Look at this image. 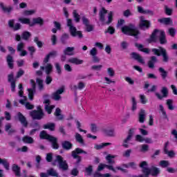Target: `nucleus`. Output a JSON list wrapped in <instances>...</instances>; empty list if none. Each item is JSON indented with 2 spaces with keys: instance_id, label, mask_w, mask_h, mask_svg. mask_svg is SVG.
I'll list each match as a JSON object with an SVG mask.
<instances>
[{
  "instance_id": "obj_58",
  "label": "nucleus",
  "mask_w": 177,
  "mask_h": 177,
  "mask_svg": "<svg viewBox=\"0 0 177 177\" xmlns=\"http://www.w3.org/2000/svg\"><path fill=\"white\" fill-rule=\"evenodd\" d=\"M53 109H55L54 105H50V106L46 105L45 106V110L48 113V114H52V111H53Z\"/></svg>"
},
{
  "instance_id": "obj_60",
  "label": "nucleus",
  "mask_w": 177,
  "mask_h": 177,
  "mask_svg": "<svg viewBox=\"0 0 177 177\" xmlns=\"http://www.w3.org/2000/svg\"><path fill=\"white\" fill-rule=\"evenodd\" d=\"M111 34V35H113L115 32V29L113 26H109L108 29L105 30V34Z\"/></svg>"
},
{
  "instance_id": "obj_21",
  "label": "nucleus",
  "mask_w": 177,
  "mask_h": 177,
  "mask_svg": "<svg viewBox=\"0 0 177 177\" xmlns=\"http://www.w3.org/2000/svg\"><path fill=\"white\" fill-rule=\"evenodd\" d=\"M146 120V111L145 109H140L138 113V121L140 124H143Z\"/></svg>"
},
{
  "instance_id": "obj_4",
  "label": "nucleus",
  "mask_w": 177,
  "mask_h": 177,
  "mask_svg": "<svg viewBox=\"0 0 177 177\" xmlns=\"http://www.w3.org/2000/svg\"><path fill=\"white\" fill-rule=\"evenodd\" d=\"M151 52L155 55V56H162V62L164 63H168L169 61V55H168V52L167 49L162 46H159L158 48H152Z\"/></svg>"
},
{
  "instance_id": "obj_41",
  "label": "nucleus",
  "mask_w": 177,
  "mask_h": 177,
  "mask_svg": "<svg viewBox=\"0 0 177 177\" xmlns=\"http://www.w3.org/2000/svg\"><path fill=\"white\" fill-rule=\"evenodd\" d=\"M70 38V35L67 33H64L60 39L62 45L67 44V40Z\"/></svg>"
},
{
  "instance_id": "obj_50",
  "label": "nucleus",
  "mask_w": 177,
  "mask_h": 177,
  "mask_svg": "<svg viewBox=\"0 0 177 177\" xmlns=\"http://www.w3.org/2000/svg\"><path fill=\"white\" fill-rule=\"evenodd\" d=\"M131 110L132 111H135L136 109H138V102H136V98H135V97H131Z\"/></svg>"
},
{
  "instance_id": "obj_9",
  "label": "nucleus",
  "mask_w": 177,
  "mask_h": 177,
  "mask_svg": "<svg viewBox=\"0 0 177 177\" xmlns=\"http://www.w3.org/2000/svg\"><path fill=\"white\" fill-rule=\"evenodd\" d=\"M16 118H17L18 121L21 122V125H23L24 128H27V127H28V121H27V118L24 115H23V113H21V112H18L17 113Z\"/></svg>"
},
{
  "instance_id": "obj_53",
  "label": "nucleus",
  "mask_w": 177,
  "mask_h": 177,
  "mask_svg": "<svg viewBox=\"0 0 177 177\" xmlns=\"http://www.w3.org/2000/svg\"><path fill=\"white\" fill-rule=\"evenodd\" d=\"M87 176H91L93 172V167L92 165H88V167L85 169Z\"/></svg>"
},
{
  "instance_id": "obj_42",
  "label": "nucleus",
  "mask_w": 177,
  "mask_h": 177,
  "mask_svg": "<svg viewBox=\"0 0 177 177\" xmlns=\"http://www.w3.org/2000/svg\"><path fill=\"white\" fill-rule=\"evenodd\" d=\"M30 37H31V32L28 31H24L22 32L21 38L24 41H28V39H30Z\"/></svg>"
},
{
  "instance_id": "obj_13",
  "label": "nucleus",
  "mask_w": 177,
  "mask_h": 177,
  "mask_svg": "<svg viewBox=\"0 0 177 177\" xmlns=\"http://www.w3.org/2000/svg\"><path fill=\"white\" fill-rule=\"evenodd\" d=\"M24 43L23 41L19 43L17 46V51L21 52L19 56L21 57H24V56H27V50H24Z\"/></svg>"
},
{
  "instance_id": "obj_14",
  "label": "nucleus",
  "mask_w": 177,
  "mask_h": 177,
  "mask_svg": "<svg viewBox=\"0 0 177 177\" xmlns=\"http://www.w3.org/2000/svg\"><path fill=\"white\" fill-rule=\"evenodd\" d=\"M160 92L162 95H161V94L159 93H155V96H156L159 100H162L163 97H168V88L167 87H162Z\"/></svg>"
},
{
  "instance_id": "obj_22",
  "label": "nucleus",
  "mask_w": 177,
  "mask_h": 177,
  "mask_svg": "<svg viewBox=\"0 0 177 177\" xmlns=\"http://www.w3.org/2000/svg\"><path fill=\"white\" fill-rule=\"evenodd\" d=\"M35 24H39V26H44V19L39 17L37 18H33L32 22L30 24V27H34Z\"/></svg>"
},
{
  "instance_id": "obj_30",
  "label": "nucleus",
  "mask_w": 177,
  "mask_h": 177,
  "mask_svg": "<svg viewBox=\"0 0 177 177\" xmlns=\"http://www.w3.org/2000/svg\"><path fill=\"white\" fill-rule=\"evenodd\" d=\"M43 128L44 129H49V131L53 132V131H55V129L56 128V124L52 122L47 123L43 125Z\"/></svg>"
},
{
  "instance_id": "obj_35",
  "label": "nucleus",
  "mask_w": 177,
  "mask_h": 177,
  "mask_svg": "<svg viewBox=\"0 0 177 177\" xmlns=\"http://www.w3.org/2000/svg\"><path fill=\"white\" fill-rule=\"evenodd\" d=\"M158 71L160 73V77H162V79L163 80H167V77H168V71H165L162 67H160L158 68Z\"/></svg>"
},
{
  "instance_id": "obj_7",
  "label": "nucleus",
  "mask_w": 177,
  "mask_h": 177,
  "mask_svg": "<svg viewBox=\"0 0 177 177\" xmlns=\"http://www.w3.org/2000/svg\"><path fill=\"white\" fill-rule=\"evenodd\" d=\"M80 154H88V152L78 147L75 149V150L72 151L71 156L74 160H76V165H79L80 164H81V161H82V157L80 156Z\"/></svg>"
},
{
  "instance_id": "obj_59",
  "label": "nucleus",
  "mask_w": 177,
  "mask_h": 177,
  "mask_svg": "<svg viewBox=\"0 0 177 177\" xmlns=\"http://www.w3.org/2000/svg\"><path fill=\"white\" fill-rule=\"evenodd\" d=\"M36 82L38 84L39 91H42L44 89V80L37 79Z\"/></svg>"
},
{
  "instance_id": "obj_40",
  "label": "nucleus",
  "mask_w": 177,
  "mask_h": 177,
  "mask_svg": "<svg viewBox=\"0 0 177 177\" xmlns=\"http://www.w3.org/2000/svg\"><path fill=\"white\" fill-rule=\"evenodd\" d=\"M0 7L2 9L3 12H4V13H10V12L13 10V7H6L2 3L0 4Z\"/></svg>"
},
{
  "instance_id": "obj_17",
  "label": "nucleus",
  "mask_w": 177,
  "mask_h": 177,
  "mask_svg": "<svg viewBox=\"0 0 177 177\" xmlns=\"http://www.w3.org/2000/svg\"><path fill=\"white\" fill-rule=\"evenodd\" d=\"M12 171L14 172L15 176L20 177L21 176V169L19 165L13 164L12 166Z\"/></svg>"
},
{
  "instance_id": "obj_27",
  "label": "nucleus",
  "mask_w": 177,
  "mask_h": 177,
  "mask_svg": "<svg viewBox=\"0 0 177 177\" xmlns=\"http://www.w3.org/2000/svg\"><path fill=\"white\" fill-rule=\"evenodd\" d=\"M158 23L161 24H165V26H169V24H172V19L170 17L167 18H162L158 19Z\"/></svg>"
},
{
  "instance_id": "obj_6",
  "label": "nucleus",
  "mask_w": 177,
  "mask_h": 177,
  "mask_svg": "<svg viewBox=\"0 0 177 177\" xmlns=\"http://www.w3.org/2000/svg\"><path fill=\"white\" fill-rule=\"evenodd\" d=\"M30 117H31L33 120H37L40 121V120H43L45 117V113L44 112V109H42V106L41 105H38L37 106V110H32L29 113Z\"/></svg>"
},
{
  "instance_id": "obj_26",
  "label": "nucleus",
  "mask_w": 177,
  "mask_h": 177,
  "mask_svg": "<svg viewBox=\"0 0 177 177\" xmlns=\"http://www.w3.org/2000/svg\"><path fill=\"white\" fill-rule=\"evenodd\" d=\"M62 147L64 150H71L73 149V143L70 141L65 140L62 142Z\"/></svg>"
},
{
  "instance_id": "obj_15",
  "label": "nucleus",
  "mask_w": 177,
  "mask_h": 177,
  "mask_svg": "<svg viewBox=\"0 0 177 177\" xmlns=\"http://www.w3.org/2000/svg\"><path fill=\"white\" fill-rule=\"evenodd\" d=\"M131 59H133L134 60H136L138 62V63H140L141 64H145V59H143V57L140 56V55L138 53L133 52L131 53Z\"/></svg>"
},
{
  "instance_id": "obj_12",
  "label": "nucleus",
  "mask_w": 177,
  "mask_h": 177,
  "mask_svg": "<svg viewBox=\"0 0 177 177\" xmlns=\"http://www.w3.org/2000/svg\"><path fill=\"white\" fill-rule=\"evenodd\" d=\"M151 27V22L149 20L140 19V24H139V28H141V30H143L145 28V30H149Z\"/></svg>"
},
{
  "instance_id": "obj_47",
  "label": "nucleus",
  "mask_w": 177,
  "mask_h": 177,
  "mask_svg": "<svg viewBox=\"0 0 177 177\" xmlns=\"http://www.w3.org/2000/svg\"><path fill=\"white\" fill-rule=\"evenodd\" d=\"M164 10H165V15H167V16H172V13L174 12V10L172 8H169L168 7V6L165 5L164 6Z\"/></svg>"
},
{
  "instance_id": "obj_64",
  "label": "nucleus",
  "mask_w": 177,
  "mask_h": 177,
  "mask_svg": "<svg viewBox=\"0 0 177 177\" xmlns=\"http://www.w3.org/2000/svg\"><path fill=\"white\" fill-rule=\"evenodd\" d=\"M94 176H97V177H110L111 176V175L109 173H106L105 174H100V173H95L94 174Z\"/></svg>"
},
{
  "instance_id": "obj_36",
  "label": "nucleus",
  "mask_w": 177,
  "mask_h": 177,
  "mask_svg": "<svg viewBox=\"0 0 177 177\" xmlns=\"http://www.w3.org/2000/svg\"><path fill=\"white\" fill-rule=\"evenodd\" d=\"M74 47H67L66 49L64 50V54L67 56H73L74 55Z\"/></svg>"
},
{
  "instance_id": "obj_45",
  "label": "nucleus",
  "mask_w": 177,
  "mask_h": 177,
  "mask_svg": "<svg viewBox=\"0 0 177 177\" xmlns=\"http://www.w3.org/2000/svg\"><path fill=\"white\" fill-rule=\"evenodd\" d=\"M47 174L50 176L59 177V174H57V172L53 168H50V169L47 170Z\"/></svg>"
},
{
  "instance_id": "obj_29",
  "label": "nucleus",
  "mask_w": 177,
  "mask_h": 177,
  "mask_svg": "<svg viewBox=\"0 0 177 177\" xmlns=\"http://www.w3.org/2000/svg\"><path fill=\"white\" fill-rule=\"evenodd\" d=\"M68 63L78 66L80 64H82V63H84V60L80 59L77 57H72L68 59Z\"/></svg>"
},
{
  "instance_id": "obj_37",
  "label": "nucleus",
  "mask_w": 177,
  "mask_h": 177,
  "mask_svg": "<svg viewBox=\"0 0 177 177\" xmlns=\"http://www.w3.org/2000/svg\"><path fill=\"white\" fill-rule=\"evenodd\" d=\"M22 142H24V143H28V145H31L34 143V138L28 136H25L22 138Z\"/></svg>"
},
{
  "instance_id": "obj_20",
  "label": "nucleus",
  "mask_w": 177,
  "mask_h": 177,
  "mask_svg": "<svg viewBox=\"0 0 177 177\" xmlns=\"http://www.w3.org/2000/svg\"><path fill=\"white\" fill-rule=\"evenodd\" d=\"M53 136H50L46 133V131L43 130L40 132L39 138L41 140H50L53 138Z\"/></svg>"
},
{
  "instance_id": "obj_25",
  "label": "nucleus",
  "mask_w": 177,
  "mask_h": 177,
  "mask_svg": "<svg viewBox=\"0 0 177 177\" xmlns=\"http://www.w3.org/2000/svg\"><path fill=\"white\" fill-rule=\"evenodd\" d=\"M161 174V170H160V168L156 167V166H151V173L150 175L151 176H157L158 175H160Z\"/></svg>"
},
{
  "instance_id": "obj_56",
  "label": "nucleus",
  "mask_w": 177,
  "mask_h": 177,
  "mask_svg": "<svg viewBox=\"0 0 177 177\" xmlns=\"http://www.w3.org/2000/svg\"><path fill=\"white\" fill-rule=\"evenodd\" d=\"M52 70H53V66L50 64H47L46 66V73L47 75H49L50 73H52Z\"/></svg>"
},
{
  "instance_id": "obj_2",
  "label": "nucleus",
  "mask_w": 177,
  "mask_h": 177,
  "mask_svg": "<svg viewBox=\"0 0 177 177\" xmlns=\"http://www.w3.org/2000/svg\"><path fill=\"white\" fill-rule=\"evenodd\" d=\"M122 34L125 35H129L130 37H134L136 39H139V35H140V31L136 28L135 24H129L128 26H124L121 28Z\"/></svg>"
},
{
  "instance_id": "obj_63",
  "label": "nucleus",
  "mask_w": 177,
  "mask_h": 177,
  "mask_svg": "<svg viewBox=\"0 0 177 177\" xmlns=\"http://www.w3.org/2000/svg\"><path fill=\"white\" fill-rule=\"evenodd\" d=\"M107 73L111 77H114V75H115V71H114V69H113V68H108Z\"/></svg>"
},
{
  "instance_id": "obj_44",
  "label": "nucleus",
  "mask_w": 177,
  "mask_h": 177,
  "mask_svg": "<svg viewBox=\"0 0 177 177\" xmlns=\"http://www.w3.org/2000/svg\"><path fill=\"white\" fill-rule=\"evenodd\" d=\"M62 113V110L59 108H57L55 109V112L54 113V115H55V117H58V120H62L64 118L63 115H61Z\"/></svg>"
},
{
  "instance_id": "obj_23",
  "label": "nucleus",
  "mask_w": 177,
  "mask_h": 177,
  "mask_svg": "<svg viewBox=\"0 0 177 177\" xmlns=\"http://www.w3.org/2000/svg\"><path fill=\"white\" fill-rule=\"evenodd\" d=\"M169 145V141L165 143L164 153L165 154H168L169 157H174L175 156V152L174 151H168V146Z\"/></svg>"
},
{
  "instance_id": "obj_62",
  "label": "nucleus",
  "mask_w": 177,
  "mask_h": 177,
  "mask_svg": "<svg viewBox=\"0 0 177 177\" xmlns=\"http://www.w3.org/2000/svg\"><path fill=\"white\" fill-rule=\"evenodd\" d=\"M160 165L162 168H167L169 165V162L168 160H160Z\"/></svg>"
},
{
  "instance_id": "obj_52",
  "label": "nucleus",
  "mask_w": 177,
  "mask_h": 177,
  "mask_svg": "<svg viewBox=\"0 0 177 177\" xmlns=\"http://www.w3.org/2000/svg\"><path fill=\"white\" fill-rule=\"evenodd\" d=\"M73 15L75 19V23H80V21L81 20V17L78 13H77V10H74L73 12Z\"/></svg>"
},
{
  "instance_id": "obj_3",
  "label": "nucleus",
  "mask_w": 177,
  "mask_h": 177,
  "mask_svg": "<svg viewBox=\"0 0 177 177\" xmlns=\"http://www.w3.org/2000/svg\"><path fill=\"white\" fill-rule=\"evenodd\" d=\"M106 15H107V10L104 7H102L99 12L100 21L102 23L103 25L109 26L113 23V12L111 11L108 14V21H106Z\"/></svg>"
},
{
  "instance_id": "obj_31",
  "label": "nucleus",
  "mask_w": 177,
  "mask_h": 177,
  "mask_svg": "<svg viewBox=\"0 0 177 177\" xmlns=\"http://www.w3.org/2000/svg\"><path fill=\"white\" fill-rule=\"evenodd\" d=\"M8 66L10 70H13L14 65H13V57L10 55H7L6 57Z\"/></svg>"
},
{
  "instance_id": "obj_51",
  "label": "nucleus",
  "mask_w": 177,
  "mask_h": 177,
  "mask_svg": "<svg viewBox=\"0 0 177 177\" xmlns=\"http://www.w3.org/2000/svg\"><path fill=\"white\" fill-rule=\"evenodd\" d=\"M28 50L30 53V57H34V53H35V52H37V49L35 48V47L33 46H28Z\"/></svg>"
},
{
  "instance_id": "obj_55",
  "label": "nucleus",
  "mask_w": 177,
  "mask_h": 177,
  "mask_svg": "<svg viewBox=\"0 0 177 177\" xmlns=\"http://www.w3.org/2000/svg\"><path fill=\"white\" fill-rule=\"evenodd\" d=\"M28 97L30 100H34V95L35 93V90L28 88Z\"/></svg>"
},
{
  "instance_id": "obj_11",
  "label": "nucleus",
  "mask_w": 177,
  "mask_h": 177,
  "mask_svg": "<svg viewBox=\"0 0 177 177\" xmlns=\"http://www.w3.org/2000/svg\"><path fill=\"white\" fill-rule=\"evenodd\" d=\"M82 21L84 26H85L86 31H87V32L93 31V25L90 24L89 19H88V18H86L85 16L82 17Z\"/></svg>"
},
{
  "instance_id": "obj_16",
  "label": "nucleus",
  "mask_w": 177,
  "mask_h": 177,
  "mask_svg": "<svg viewBox=\"0 0 177 177\" xmlns=\"http://www.w3.org/2000/svg\"><path fill=\"white\" fill-rule=\"evenodd\" d=\"M137 10L138 13H141V15H150V16H153L154 15V12L151 10H145L143 7L138 6H137Z\"/></svg>"
},
{
  "instance_id": "obj_19",
  "label": "nucleus",
  "mask_w": 177,
  "mask_h": 177,
  "mask_svg": "<svg viewBox=\"0 0 177 177\" xmlns=\"http://www.w3.org/2000/svg\"><path fill=\"white\" fill-rule=\"evenodd\" d=\"M133 135V131H132L131 129H130L129 130V133L127 138L124 140V143H126V144H123V147H125V149H128V147H129V145H128V144L127 143H128V142H129V140L132 139Z\"/></svg>"
},
{
  "instance_id": "obj_34",
  "label": "nucleus",
  "mask_w": 177,
  "mask_h": 177,
  "mask_svg": "<svg viewBox=\"0 0 177 177\" xmlns=\"http://www.w3.org/2000/svg\"><path fill=\"white\" fill-rule=\"evenodd\" d=\"M5 131L6 132H8V135H12V133H15L16 132V129H12V124L10 123L6 124Z\"/></svg>"
},
{
  "instance_id": "obj_32",
  "label": "nucleus",
  "mask_w": 177,
  "mask_h": 177,
  "mask_svg": "<svg viewBox=\"0 0 177 177\" xmlns=\"http://www.w3.org/2000/svg\"><path fill=\"white\" fill-rule=\"evenodd\" d=\"M157 63V57L151 56L150 60L148 62V67L149 68H154V64Z\"/></svg>"
},
{
  "instance_id": "obj_57",
  "label": "nucleus",
  "mask_w": 177,
  "mask_h": 177,
  "mask_svg": "<svg viewBox=\"0 0 177 177\" xmlns=\"http://www.w3.org/2000/svg\"><path fill=\"white\" fill-rule=\"evenodd\" d=\"M33 41L35 44H37L38 48H42V46H44V43L39 41V38L38 37H35Z\"/></svg>"
},
{
  "instance_id": "obj_10",
  "label": "nucleus",
  "mask_w": 177,
  "mask_h": 177,
  "mask_svg": "<svg viewBox=\"0 0 177 177\" xmlns=\"http://www.w3.org/2000/svg\"><path fill=\"white\" fill-rule=\"evenodd\" d=\"M8 81L10 83L11 92H16V79L13 73L8 75Z\"/></svg>"
},
{
  "instance_id": "obj_46",
  "label": "nucleus",
  "mask_w": 177,
  "mask_h": 177,
  "mask_svg": "<svg viewBox=\"0 0 177 177\" xmlns=\"http://www.w3.org/2000/svg\"><path fill=\"white\" fill-rule=\"evenodd\" d=\"M19 21H20V23H21L22 24H28V26H30V27H31L32 22L28 18H19Z\"/></svg>"
},
{
  "instance_id": "obj_54",
  "label": "nucleus",
  "mask_w": 177,
  "mask_h": 177,
  "mask_svg": "<svg viewBox=\"0 0 177 177\" xmlns=\"http://www.w3.org/2000/svg\"><path fill=\"white\" fill-rule=\"evenodd\" d=\"M74 89H75V91H77V89H80V91L84 89V88H85V84L82 82H80L78 83V85H75L73 86Z\"/></svg>"
},
{
  "instance_id": "obj_24",
  "label": "nucleus",
  "mask_w": 177,
  "mask_h": 177,
  "mask_svg": "<svg viewBox=\"0 0 177 177\" xmlns=\"http://www.w3.org/2000/svg\"><path fill=\"white\" fill-rule=\"evenodd\" d=\"M135 46L136 48H138V50H140V52H143L144 53H146L147 55H149V53H150V48H144L142 44H139L138 43H136Z\"/></svg>"
},
{
  "instance_id": "obj_8",
  "label": "nucleus",
  "mask_w": 177,
  "mask_h": 177,
  "mask_svg": "<svg viewBox=\"0 0 177 177\" xmlns=\"http://www.w3.org/2000/svg\"><path fill=\"white\" fill-rule=\"evenodd\" d=\"M55 162H58L59 169H62V171H67V169H68L67 160H64L62 156L57 155L56 156Z\"/></svg>"
},
{
  "instance_id": "obj_49",
  "label": "nucleus",
  "mask_w": 177,
  "mask_h": 177,
  "mask_svg": "<svg viewBox=\"0 0 177 177\" xmlns=\"http://www.w3.org/2000/svg\"><path fill=\"white\" fill-rule=\"evenodd\" d=\"M113 158H115V156H111L110 154H109L106 157V160L108 162V164H109L110 165H113V164H115V161H114V160H113Z\"/></svg>"
},
{
  "instance_id": "obj_5",
  "label": "nucleus",
  "mask_w": 177,
  "mask_h": 177,
  "mask_svg": "<svg viewBox=\"0 0 177 177\" xmlns=\"http://www.w3.org/2000/svg\"><path fill=\"white\" fill-rule=\"evenodd\" d=\"M67 27L69 28V32L72 37H77L80 39L84 37L81 30H77V28L73 25V19H67Z\"/></svg>"
},
{
  "instance_id": "obj_1",
  "label": "nucleus",
  "mask_w": 177,
  "mask_h": 177,
  "mask_svg": "<svg viewBox=\"0 0 177 177\" xmlns=\"http://www.w3.org/2000/svg\"><path fill=\"white\" fill-rule=\"evenodd\" d=\"M158 32H160L158 39L160 45H165L166 44H168V40H167V36L165 35V31L160 30L158 29H154L153 30L149 38L147 39V42H148V44L157 42V34H158Z\"/></svg>"
},
{
  "instance_id": "obj_61",
  "label": "nucleus",
  "mask_w": 177,
  "mask_h": 177,
  "mask_svg": "<svg viewBox=\"0 0 177 177\" xmlns=\"http://www.w3.org/2000/svg\"><path fill=\"white\" fill-rule=\"evenodd\" d=\"M172 103H173L172 100L168 99L167 100L166 104H167L169 110H174V105L172 104Z\"/></svg>"
},
{
  "instance_id": "obj_18",
  "label": "nucleus",
  "mask_w": 177,
  "mask_h": 177,
  "mask_svg": "<svg viewBox=\"0 0 177 177\" xmlns=\"http://www.w3.org/2000/svg\"><path fill=\"white\" fill-rule=\"evenodd\" d=\"M63 92H64V88H61L57 90L56 92L53 93V99H54V100H60V99L62 98V96H60V95H62Z\"/></svg>"
},
{
  "instance_id": "obj_28",
  "label": "nucleus",
  "mask_w": 177,
  "mask_h": 177,
  "mask_svg": "<svg viewBox=\"0 0 177 177\" xmlns=\"http://www.w3.org/2000/svg\"><path fill=\"white\" fill-rule=\"evenodd\" d=\"M50 142L53 149L57 150L59 149V143H57V138L53 136L52 138L48 141Z\"/></svg>"
},
{
  "instance_id": "obj_48",
  "label": "nucleus",
  "mask_w": 177,
  "mask_h": 177,
  "mask_svg": "<svg viewBox=\"0 0 177 177\" xmlns=\"http://www.w3.org/2000/svg\"><path fill=\"white\" fill-rule=\"evenodd\" d=\"M122 167H124V168H132L133 169H136L137 168V165L136 163H135L134 162H129L127 165V164H123Z\"/></svg>"
},
{
  "instance_id": "obj_33",
  "label": "nucleus",
  "mask_w": 177,
  "mask_h": 177,
  "mask_svg": "<svg viewBox=\"0 0 177 177\" xmlns=\"http://www.w3.org/2000/svg\"><path fill=\"white\" fill-rule=\"evenodd\" d=\"M103 132H104V135H106V136H109L110 138H113V136H115L114 129H105L103 130Z\"/></svg>"
},
{
  "instance_id": "obj_43",
  "label": "nucleus",
  "mask_w": 177,
  "mask_h": 177,
  "mask_svg": "<svg viewBox=\"0 0 177 177\" xmlns=\"http://www.w3.org/2000/svg\"><path fill=\"white\" fill-rule=\"evenodd\" d=\"M0 164H2V165H3L6 171H9L10 164L8 162V160L6 159H2L0 158Z\"/></svg>"
},
{
  "instance_id": "obj_39",
  "label": "nucleus",
  "mask_w": 177,
  "mask_h": 177,
  "mask_svg": "<svg viewBox=\"0 0 177 177\" xmlns=\"http://www.w3.org/2000/svg\"><path fill=\"white\" fill-rule=\"evenodd\" d=\"M107 146H111V142H104L100 145H95L94 146V149H95V150H101V149H103V147H106Z\"/></svg>"
},
{
  "instance_id": "obj_38",
  "label": "nucleus",
  "mask_w": 177,
  "mask_h": 177,
  "mask_svg": "<svg viewBox=\"0 0 177 177\" xmlns=\"http://www.w3.org/2000/svg\"><path fill=\"white\" fill-rule=\"evenodd\" d=\"M75 139L77 143H80V145H85V142L84 141V138H82V136L81 134L76 133L75 136Z\"/></svg>"
}]
</instances>
